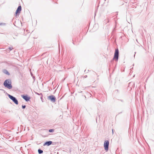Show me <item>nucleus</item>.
Returning <instances> with one entry per match:
<instances>
[{
    "instance_id": "1",
    "label": "nucleus",
    "mask_w": 154,
    "mask_h": 154,
    "mask_svg": "<svg viewBox=\"0 0 154 154\" xmlns=\"http://www.w3.org/2000/svg\"><path fill=\"white\" fill-rule=\"evenodd\" d=\"M11 81L10 79H7L5 80L4 83V86L9 89H11L12 88Z\"/></svg>"
},
{
    "instance_id": "2",
    "label": "nucleus",
    "mask_w": 154,
    "mask_h": 154,
    "mask_svg": "<svg viewBox=\"0 0 154 154\" xmlns=\"http://www.w3.org/2000/svg\"><path fill=\"white\" fill-rule=\"evenodd\" d=\"M8 96L9 97L11 100L15 104H16L17 105L18 104V100H17L16 99V98L15 97L10 95V94H8Z\"/></svg>"
},
{
    "instance_id": "3",
    "label": "nucleus",
    "mask_w": 154,
    "mask_h": 154,
    "mask_svg": "<svg viewBox=\"0 0 154 154\" xmlns=\"http://www.w3.org/2000/svg\"><path fill=\"white\" fill-rule=\"evenodd\" d=\"M119 50L118 49L115 50L114 55L113 57V59H116L117 61L118 60L119 57Z\"/></svg>"
},
{
    "instance_id": "4",
    "label": "nucleus",
    "mask_w": 154,
    "mask_h": 154,
    "mask_svg": "<svg viewBox=\"0 0 154 154\" xmlns=\"http://www.w3.org/2000/svg\"><path fill=\"white\" fill-rule=\"evenodd\" d=\"M109 142L108 140H105L104 142V147L105 150L107 151L109 149Z\"/></svg>"
},
{
    "instance_id": "5",
    "label": "nucleus",
    "mask_w": 154,
    "mask_h": 154,
    "mask_svg": "<svg viewBox=\"0 0 154 154\" xmlns=\"http://www.w3.org/2000/svg\"><path fill=\"white\" fill-rule=\"evenodd\" d=\"M48 98L52 102H54L56 101V98L54 95L49 96L48 97Z\"/></svg>"
},
{
    "instance_id": "6",
    "label": "nucleus",
    "mask_w": 154,
    "mask_h": 154,
    "mask_svg": "<svg viewBox=\"0 0 154 154\" xmlns=\"http://www.w3.org/2000/svg\"><path fill=\"white\" fill-rule=\"evenodd\" d=\"M22 97L23 98V99H24L26 101H29V99H30V97H28V96L27 95H22Z\"/></svg>"
},
{
    "instance_id": "7",
    "label": "nucleus",
    "mask_w": 154,
    "mask_h": 154,
    "mask_svg": "<svg viewBox=\"0 0 154 154\" xmlns=\"http://www.w3.org/2000/svg\"><path fill=\"white\" fill-rule=\"evenodd\" d=\"M21 10V7L20 5L19 6L16 11V14H19L20 13V11Z\"/></svg>"
},
{
    "instance_id": "8",
    "label": "nucleus",
    "mask_w": 154,
    "mask_h": 154,
    "mask_svg": "<svg viewBox=\"0 0 154 154\" xmlns=\"http://www.w3.org/2000/svg\"><path fill=\"white\" fill-rule=\"evenodd\" d=\"M52 142L51 141H48L45 142L43 144L44 146L47 145V146H49L52 143Z\"/></svg>"
},
{
    "instance_id": "9",
    "label": "nucleus",
    "mask_w": 154,
    "mask_h": 154,
    "mask_svg": "<svg viewBox=\"0 0 154 154\" xmlns=\"http://www.w3.org/2000/svg\"><path fill=\"white\" fill-rule=\"evenodd\" d=\"M35 94H37V95H40L41 96V99H42V94L41 93V94H39L37 92H35Z\"/></svg>"
},
{
    "instance_id": "10",
    "label": "nucleus",
    "mask_w": 154,
    "mask_h": 154,
    "mask_svg": "<svg viewBox=\"0 0 154 154\" xmlns=\"http://www.w3.org/2000/svg\"><path fill=\"white\" fill-rule=\"evenodd\" d=\"M38 152L39 154H41L43 152V150H41L40 149H38Z\"/></svg>"
},
{
    "instance_id": "11",
    "label": "nucleus",
    "mask_w": 154,
    "mask_h": 154,
    "mask_svg": "<svg viewBox=\"0 0 154 154\" xmlns=\"http://www.w3.org/2000/svg\"><path fill=\"white\" fill-rule=\"evenodd\" d=\"M9 49V50L10 51H11L12 49H13V48L12 47H9L8 48Z\"/></svg>"
},
{
    "instance_id": "12",
    "label": "nucleus",
    "mask_w": 154,
    "mask_h": 154,
    "mask_svg": "<svg viewBox=\"0 0 154 154\" xmlns=\"http://www.w3.org/2000/svg\"><path fill=\"white\" fill-rule=\"evenodd\" d=\"M49 131L50 132H53L54 131V129H50L49 130Z\"/></svg>"
},
{
    "instance_id": "13",
    "label": "nucleus",
    "mask_w": 154,
    "mask_h": 154,
    "mask_svg": "<svg viewBox=\"0 0 154 154\" xmlns=\"http://www.w3.org/2000/svg\"><path fill=\"white\" fill-rule=\"evenodd\" d=\"M22 107L23 109H25L26 107V106L25 105H23Z\"/></svg>"
},
{
    "instance_id": "14",
    "label": "nucleus",
    "mask_w": 154,
    "mask_h": 154,
    "mask_svg": "<svg viewBox=\"0 0 154 154\" xmlns=\"http://www.w3.org/2000/svg\"><path fill=\"white\" fill-rule=\"evenodd\" d=\"M6 72H5V73H6V74H8V75L9 74V73L6 70Z\"/></svg>"
},
{
    "instance_id": "15",
    "label": "nucleus",
    "mask_w": 154,
    "mask_h": 154,
    "mask_svg": "<svg viewBox=\"0 0 154 154\" xmlns=\"http://www.w3.org/2000/svg\"><path fill=\"white\" fill-rule=\"evenodd\" d=\"M87 75H85V76H84V78H87Z\"/></svg>"
},
{
    "instance_id": "16",
    "label": "nucleus",
    "mask_w": 154,
    "mask_h": 154,
    "mask_svg": "<svg viewBox=\"0 0 154 154\" xmlns=\"http://www.w3.org/2000/svg\"><path fill=\"white\" fill-rule=\"evenodd\" d=\"M136 41H137V42H138V41H137V39H136Z\"/></svg>"
},
{
    "instance_id": "17",
    "label": "nucleus",
    "mask_w": 154,
    "mask_h": 154,
    "mask_svg": "<svg viewBox=\"0 0 154 154\" xmlns=\"http://www.w3.org/2000/svg\"><path fill=\"white\" fill-rule=\"evenodd\" d=\"M112 133H113V130L112 129Z\"/></svg>"
},
{
    "instance_id": "18",
    "label": "nucleus",
    "mask_w": 154,
    "mask_h": 154,
    "mask_svg": "<svg viewBox=\"0 0 154 154\" xmlns=\"http://www.w3.org/2000/svg\"><path fill=\"white\" fill-rule=\"evenodd\" d=\"M2 23H0V25H2Z\"/></svg>"
},
{
    "instance_id": "19",
    "label": "nucleus",
    "mask_w": 154,
    "mask_h": 154,
    "mask_svg": "<svg viewBox=\"0 0 154 154\" xmlns=\"http://www.w3.org/2000/svg\"><path fill=\"white\" fill-rule=\"evenodd\" d=\"M73 43L74 44H75V43H74V42H73Z\"/></svg>"
},
{
    "instance_id": "20",
    "label": "nucleus",
    "mask_w": 154,
    "mask_h": 154,
    "mask_svg": "<svg viewBox=\"0 0 154 154\" xmlns=\"http://www.w3.org/2000/svg\"><path fill=\"white\" fill-rule=\"evenodd\" d=\"M135 54L134 55V57H135Z\"/></svg>"
}]
</instances>
